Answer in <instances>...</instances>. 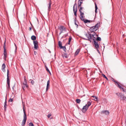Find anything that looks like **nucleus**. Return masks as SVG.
<instances>
[{
	"label": "nucleus",
	"mask_w": 126,
	"mask_h": 126,
	"mask_svg": "<svg viewBox=\"0 0 126 126\" xmlns=\"http://www.w3.org/2000/svg\"><path fill=\"white\" fill-rule=\"evenodd\" d=\"M80 18L85 23H90L91 22V20L85 19V16H84V13H82L80 11Z\"/></svg>",
	"instance_id": "f257e3e1"
},
{
	"label": "nucleus",
	"mask_w": 126,
	"mask_h": 126,
	"mask_svg": "<svg viewBox=\"0 0 126 126\" xmlns=\"http://www.w3.org/2000/svg\"><path fill=\"white\" fill-rule=\"evenodd\" d=\"M91 105V103L89 101L88 102L87 104L84 106L81 110L83 113H85L88 109V108Z\"/></svg>",
	"instance_id": "f03ea898"
},
{
	"label": "nucleus",
	"mask_w": 126,
	"mask_h": 126,
	"mask_svg": "<svg viewBox=\"0 0 126 126\" xmlns=\"http://www.w3.org/2000/svg\"><path fill=\"white\" fill-rule=\"evenodd\" d=\"M23 110L24 114L23 115V119L21 124V125L22 126H24L27 120V116L24 107H23Z\"/></svg>",
	"instance_id": "7ed1b4c3"
},
{
	"label": "nucleus",
	"mask_w": 126,
	"mask_h": 126,
	"mask_svg": "<svg viewBox=\"0 0 126 126\" xmlns=\"http://www.w3.org/2000/svg\"><path fill=\"white\" fill-rule=\"evenodd\" d=\"M99 26V24L97 23L94 26L91 27L90 30L91 32H94L96 31L98 29V27Z\"/></svg>",
	"instance_id": "20e7f679"
},
{
	"label": "nucleus",
	"mask_w": 126,
	"mask_h": 126,
	"mask_svg": "<svg viewBox=\"0 0 126 126\" xmlns=\"http://www.w3.org/2000/svg\"><path fill=\"white\" fill-rule=\"evenodd\" d=\"M114 82H115V84L118 87L121 89H122V91L124 92H126V90L124 88H123L121 87V86L116 81L114 80Z\"/></svg>",
	"instance_id": "39448f33"
},
{
	"label": "nucleus",
	"mask_w": 126,
	"mask_h": 126,
	"mask_svg": "<svg viewBox=\"0 0 126 126\" xmlns=\"http://www.w3.org/2000/svg\"><path fill=\"white\" fill-rule=\"evenodd\" d=\"M59 29L60 30V32L59 34L60 35L62 33L64 32V31H66V28L63 26H60Z\"/></svg>",
	"instance_id": "423d86ee"
},
{
	"label": "nucleus",
	"mask_w": 126,
	"mask_h": 126,
	"mask_svg": "<svg viewBox=\"0 0 126 126\" xmlns=\"http://www.w3.org/2000/svg\"><path fill=\"white\" fill-rule=\"evenodd\" d=\"M86 37L87 39L84 38L85 40H88L91 42V40L92 39V36L91 34L90 33H88V34H86Z\"/></svg>",
	"instance_id": "0eeeda50"
},
{
	"label": "nucleus",
	"mask_w": 126,
	"mask_h": 126,
	"mask_svg": "<svg viewBox=\"0 0 126 126\" xmlns=\"http://www.w3.org/2000/svg\"><path fill=\"white\" fill-rule=\"evenodd\" d=\"M93 40L94 41V44L95 45V47L96 49H97L99 47L98 42L97 41H96L95 39H93Z\"/></svg>",
	"instance_id": "6e6552de"
},
{
	"label": "nucleus",
	"mask_w": 126,
	"mask_h": 126,
	"mask_svg": "<svg viewBox=\"0 0 126 126\" xmlns=\"http://www.w3.org/2000/svg\"><path fill=\"white\" fill-rule=\"evenodd\" d=\"M33 43L34 45V48L36 49H38V41L37 40L34 41H33Z\"/></svg>",
	"instance_id": "1a4fd4ad"
},
{
	"label": "nucleus",
	"mask_w": 126,
	"mask_h": 126,
	"mask_svg": "<svg viewBox=\"0 0 126 126\" xmlns=\"http://www.w3.org/2000/svg\"><path fill=\"white\" fill-rule=\"evenodd\" d=\"M73 11L74 13V15L76 16H77V6H76L75 8L74 7V6L73 7Z\"/></svg>",
	"instance_id": "9d476101"
},
{
	"label": "nucleus",
	"mask_w": 126,
	"mask_h": 126,
	"mask_svg": "<svg viewBox=\"0 0 126 126\" xmlns=\"http://www.w3.org/2000/svg\"><path fill=\"white\" fill-rule=\"evenodd\" d=\"M9 71L8 69L7 70V84H10V81L9 79Z\"/></svg>",
	"instance_id": "9b49d317"
},
{
	"label": "nucleus",
	"mask_w": 126,
	"mask_h": 126,
	"mask_svg": "<svg viewBox=\"0 0 126 126\" xmlns=\"http://www.w3.org/2000/svg\"><path fill=\"white\" fill-rule=\"evenodd\" d=\"M119 95L120 97L121 100H124L126 99V96H124V95H123L121 93H119Z\"/></svg>",
	"instance_id": "f8f14e48"
},
{
	"label": "nucleus",
	"mask_w": 126,
	"mask_h": 126,
	"mask_svg": "<svg viewBox=\"0 0 126 126\" xmlns=\"http://www.w3.org/2000/svg\"><path fill=\"white\" fill-rule=\"evenodd\" d=\"M28 86L27 83H23V85L22 86V87L23 90H25V89L28 87Z\"/></svg>",
	"instance_id": "ddd939ff"
},
{
	"label": "nucleus",
	"mask_w": 126,
	"mask_h": 126,
	"mask_svg": "<svg viewBox=\"0 0 126 126\" xmlns=\"http://www.w3.org/2000/svg\"><path fill=\"white\" fill-rule=\"evenodd\" d=\"M51 0H49V4H48V10L49 12V11L51 9Z\"/></svg>",
	"instance_id": "4468645a"
},
{
	"label": "nucleus",
	"mask_w": 126,
	"mask_h": 126,
	"mask_svg": "<svg viewBox=\"0 0 126 126\" xmlns=\"http://www.w3.org/2000/svg\"><path fill=\"white\" fill-rule=\"evenodd\" d=\"M49 83H50V81L49 80H48L47 82V87L46 89V91H47L48 90V89L50 85H49Z\"/></svg>",
	"instance_id": "2eb2a0df"
},
{
	"label": "nucleus",
	"mask_w": 126,
	"mask_h": 126,
	"mask_svg": "<svg viewBox=\"0 0 126 126\" xmlns=\"http://www.w3.org/2000/svg\"><path fill=\"white\" fill-rule=\"evenodd\" d=\"M5 67L6 66L5 63H3L1 69L4 72H5Z\"/></svg>",
	"instance_id": "dca6fc26"
},
{
	"label": "nucleus",
	"mask_w": 126,
	"mask_h": 126,
	"mask_svg": "<svg viewBox=\"0 0 126 126\" xmlns=\"http://www.w3.org/2000/svg\"><path fill=\"white\" fill-rule=\"evenodd\" d=\"M5 43H4V46L3 47L4 48V56L5 57H6V49L5 48Z\"/></svg>",
	"instance_id": "f3484780"
},
{
	"label": "nucleus",
	"mask_w": 126,
	"mask_h": 126,
	"mask_svg": "<svg viewBox=\"0 0 126 126\" xmlns=\"http://www.w3.org/2000/svg\"><path fill=\"white\" fill-rule=\"evenodd\" d=\"M92 37L94 38V39L95 40L96 38L97 37L98 35L96 34V33L95 32H94L92 34H91Z\"/></svg>",
	"instance_id": "a211bd4d"
},
{
	"label": "nucleus",
	"mask_w": 126,
	"mask_h": 126,
	"mask_svg": "<svg viewBox=\"0 0 126 126\" xmlns=\"http://www.w3.org/2000/svg\"><path fill=\"white\" fill-rule=\"evenodd\" d=\"M6 99L5 100V102H4V110L5 111L6 110V106H7V102L6 101Z\"/></svg>",
	"instance_id": "6ab92c4d"
},
{
	"label": "nucleus",
	"mask_w": 126,
	"mask_h": 126,
	"mask_svg": "<svg viewBox=\"0 0 126 126\" xmlns=\"http://www.w3.org/2000/svg\"><path fill=\"white\" fill-rule=\"evenodd\" d=\"M84 10V9L83 7H80L79 10V11L80 12V11L82 13H83Z\"/></svg>",
	"instance_id": "aec40b11"
},
{
	"label": "nucleus",
	"mask_w": 126,
	"mask_h": 126,
	"mask_svg": "<svg viewBox=\"0 0 126 126\" xmlns=\"http://www.w3.org/2000/svg\"><path fill=\"white\" fill-rule=\"evenodd\" d=\"M80 51V49H78L76 50L75 53V55L76 56L79 53Z\"/></svg>",
	"instance_id": "412c9836"
},
{
	"label": "nucleus",
	"mask_w": 126,
	"mask_h": 126,
	"mask_svg": "<svg viewBox=\"0 0 126 126\" xmlns=\"http://www.w3.org/2000/svg\"><path fill=\"white\" fill-rule=\"evenodd\" d=\"M82 3V1L79 0L78 1V5L79 7L81 6V4Z\"/></svg>",
	"instance_id": "4be33fe9"
},
{
	"label": "nucleus",
	"mask_w": 126,
	"mask_h": 126,
	"mask_svg": "<svg viewBox=\"0 0 126 126\" xmlns=\"http://www.w3.org/2000/svg\"><path fill=\"white\" fill-rule=\"evenodd\" d=\"M62 56L63 58H64V57H65V58H67L68 57V55L66 53L64 54L63 55H62Z\"/></svg>",
	"instance_id": "5701e85b"
},
{
	"label": "nucleus",
	"mask_w": 126,
	"mask_h": 126,
	"mask_svg": "<svg viewBox=\"0 0 126 126\" xmlns=\"http://www.w3.org/2000/svg\"><path fill=\"white\" fill-rule=\"evenodd\" d=\"M31 38L32 40H36V37L34 35H33L31 36Z\"/></svg>",
	"instance_id": "b1692460"
},
{
	"label": "nucleus",
	"mask_w": 126,
	"mask_h": 126,
	"mask_svg": "<svg viewBox=\"0 0 126 126\" xmlns=\"http://www.w3.org/2000/svg\"><path fill=\"white\" fill-rule=\"evenodd\" d=\"M60 49H63V50L65 51V52H66V48L65 46H62L61 47V48H60Z\"/></svg>",
	"instance_id": "393cba45"
},
{
	"label": "nucleus",
	"mask_w": 126,
	"mask_h": 126,
	"mask_svg": "<svg viewBox=\"0 0 126 126\" xmlns=\"http://www.w3.org/2000/svg\"><path fill=\"white\" fill-rule=\"evenodd\" d=\"M58 45L60 47V48H61V47L62 46V43L60 41H59Z\"/></svg>",
	"instance_id": "a878e982"
},
{
	"label": "nucleus",
	"mask_w": 126,
	"mask_h": 126,
	"mask_svg": "<svg viewBox=\"0 0 126 126\" xmlns=\"http://www.w3.org/2000/svg\"><path fill=\"white\" fill-rule=\"evenodd\" d=\"M72 39V37L71 36L69 37V40L68 43V45H70V43L71 42V40Z\"/></svg>",
	"instance_id": "bb28decb"
},
{
	"label": "nucleus",
	"mask_w": 126,
	"mask_h": 126,
	"mask_svg": "<svg viewBox=\"0 0 126 126\" xmlns=\"http://www.w3.org/2000/svg\"><path fill=\"white\" fill-rule=\"evenodd\" d=\"M76 101L77 103H79L80 102V100L79 99H76Z\"/></svg>",
	"instance_id": "cd10ccee"
},
{
	"label": "nucleus",
	"mask_w": 126,
	"mask_h": 126,
	"mask_svg": "<svg viewBox=\"0 0 126 126\" xmlns=\"http://www.w3.org/2000/svg\"><path fill=\"white\" fill-rule=\"evenodd\" d=\"M96 40L97 41H101V39L100 37H97L96 38Z\"/></svg>",
	"instance_id": "c85d7f7f"
},
{
	"label": "nucleus",
	"mask_w": 126,
	"mask_h": 126,
	"mask_svg": "<svg viewBox=\"0 0 126 126\" xmlns=\"http://www.w3.org/2000/svg\"><path fill=\"white\" fill-rule=\"evenodd\" d=\"M45 68H46V69L47 71V72H48L50 74H51V73H50V71L48 69V68L46 66H45Z\"/></svg>",
	"instance_id": "c756f323"
},
{
	"label": "nucleus",
	"mask_w": 126,
	"mask_h": 126,
	"mask_svg": "<svg viewBox=\"0 0 126 126\" xmlns=\"http://www.w3.org/2000/svg\"><path fill=\"white\" fill-rule=\"evenodd\" d=\"M92 97H93L94 99H95L96 100L94 99V100L96 101L97 99V97L95 96H92Z\"/></svg>",
	"instance_id": "7c9ffc66"
},
{
	"label": "nucleus",
	"mask_w": 126,
	"mask_h": 126,
	"mask_svg": "<svg viewBox=\"0 0 126 126\" xmlns=\"http://www.w3.org/2000/svg\"><path fill=\"white\" fill-rule=\"evenodd\" d=\"M102 75V76L103 77L106 78V79L107 80H108V78H107V77L104 74H103Z\"/></svg>",
	"instance_id": "2f4dec72"
},
{
	"label": "nucleus",
	"mask_w": 126,
	"mask_h": 126,
	"mask_svg": "<svg viewBox=\"0 0 126 126\" xmlns=\"http://www.w3.org/2000/svg\"><path fill=\"white\" fill-rule=\"evenodd\" d=\"M24 82L23 83H27V81L26 79V77H24Z\"/></svg>",
	"instance_id": "473e14b6"
},
{
	"label": "nucleus",
	"mask_w": 126,
	"mask_h": 126,
	"mask_svg": "<svg viewBox=\"0 0 126 126\" xmlns=\"http://www.w3.org/2000/svg\"><path fill=\"white\" fill-rule=\"evenodd\" d=\"M29 126H34L32 123L31 122L29 124Z\"/></svg>",
	"instance_id": "72a5a7b5"
},
{
	"label": "nucleus",
	"mask_w": 126,
	"mask_h": 126,
	"mask_svg": "<svg viewBox=\"0 0 126 126\" xmlns=\"http://www.w3.org/2000/svg\"><path fill=\"white\" fill-rule=\"evenodd\" d=\"M109 113V112L108 111L106 110L105 114L106 115H108Z\"/></svg>",
	"instance_id": "f704fd0d"
},
{
	"label": "nucleus",
	"mask_w": 126,
	"mask_h": 126,
	"mask_svg": "<svg viewBox=\"0 0 126 126\" xmlns=\"http://www.w3.org/2000/svg\"><path fill=\"white\" fill-rule=\"evenodd\" d=\"M31 83H32V85H33L34 84V81L33 80H31Z\"/></svg>",
	"instance_id": "c9c22d12"
},
{
	"label": "nucleus",
	"mask_w": 126,
	"mask_h": 126,
	"mask_svg": "<svg viewBox=\"0 0 126 126\" xmlns=\"http://www.w3.org/2000/svg\"><path fill=\"white\" fill-rule=\"evenodd\" d=\"M13 101V99L10 98V99L9 100V102H11Z\"/></svg>",
	"instance_id": "e433bc0d"
},
{
	"label": "nucleus",
	"mask_w": 126,
	"mask_h": 126,
	"mask_svg": "<svg viewBox=\"0 0 126 126\" xmlns=\"http://www.w3.org/2000/svg\"><path fill=\"white\" fill-rule=\"evenodd\" d=\"M8 87H7V89L9 90L10 89V84H8Z\"/></svg>",
	"instance_id": "4c0bfd02"
},
{
	"label": "nucleus",
	"mask_w": 126,
	"mask_h": 126,
	"mask_svg": "<svg viewBox=\"0 0 126 126\" xmlns=\"http://www.w3.org/2000/svg\"><path fill=\"white\" fill-rule=\"evenodd\" d=\"M95 10H97V7L96 5V4H95Z\"/></svg>",
	"instance_id": "58836bf2"
},
{
	"label": "nucleus",
	"mask_w": 126,
	"mask_h": 126,
	"mask_svg": "<svg viewBox=\"0 0 126 126\" xmlns=\"http://www.w3.org/2000/svg\"><path fill=\"white\" fill-rule=\"evenodd\" d=\"M51 114H48L47 115V117L48 118H49L51 116Z\"/></svg>",
	"instance_id": "ea45409f"
},
{
	"label": "nucleus",
	"mask_w": 126,
	"mask_h": 126,
	"mask_svg": "<svg viewBox=\"0 0 126 126\" xmlns=\"http://www.w3.org/2000/svg\"><path fill=\"white\" fill-rule=\"evenodd\" d=\"M106 110L103 111L101 112V113H105Z\"/></svg>",
	"instance_id": "a19ab883"
},
{
	"label": "nucleus",
	"mask_w": 126,
	"mask_h": 126,
	"mask_svg": "<svg viewBox=\"0 0 126 126\" xmlns=\"http://www.w3.org/2000/svg\"><path fill=\"white\" fill-rule=\"evenodd\" d=\"M75 5H76V6H76V3L74 4V5L73 6H74V7H75H75H76Z\"/></svg>",
	"instance_id": "79ce46f5"
},
{
	"label": "nucleus",
	"mask_w": 126,
	"mask_h": 126,
	"mask_svg": "<svg viewBox=\"0 0 126 126\" xmlns=\"http://www.w3.org/2000/svg\"><path fill=\"white\" fill-rule=\"evenodd\" d=\"M75 25H77V26H78V25L77 24H76V19H75Z\"/></svg>",
	"instance_id": "37998d69"
},
{
	"label": "nucleus",
	"mask_w": 126,
	"mask_h": 126,
	"mask_svg": "<svg viewBox=\"0 0 126 126\" xmlns=\"http://www.w3.org/2000/svg\"><path fill=\"white\" fill-rule=\"evenodd\" d=\"M116 95H117V96H118L119 97H120L119 95V94H118V93H116Z\"/></svg>",
	"instance_id": "c03bdc74"
},
{
	"label": "nucleus",
	"mask_w": 126,
	"mask_h": 126,
	"mask_svg": "<svg viewBox=\"0 0 126 126\" xmlns=\"http://www.w3.org/2000/svg\"><path fill=\"white\" fill-rule=\"evenodd\" d=\"M97 51H98V52L99 53V50L98 49V48H97Z\"/></svg>",
	"instance_id": "a18cd8bd"
},
{
	"label": "nucleus",
	"mask_w": 126,
	"mask_h": 126,
	"mask_svg": "<svg viewBox=\"0 0 126 126\" xmlns=\"http://www.w3.org/2000/svg\"><path fill=\"white\" fill-rule=\"evenodd\" d=\"M15 87V85H14V86H13V87H12V89L13 90H14V87Z\"/></svg>",
	"instance_id": "49530a36"
},
{
	"label": "nucleus",
	"mask_w": 126,
	"mask_h": 126,
	"mask_svg": "<svg viewBox=\"0 0 126 126\" xmlns=\"http://www.w3.org/2000/svg\"><path fill=\"white\" fill-rule=\"evenodd\" d=\"M31 29H32V28L31 27H30V30H31Z\"/></svg>",
	"instance_id": "de8ad7c7"
},
{
	"label": "nucleus",
	"mask_w": 126,
	"mask_h": 126,
	"mask_svg": "<svg viewBox=\"0 0 126 126\" xmlns=\"http://www.w3.org/2000/svg\"><path fill=\"white\" fill-rule=\"evenodd\" d=\"M95 13H97V10H95Z\"/></svg>",
	"instance_id": "09e8293b"
},
{
	"label": "nucleus",
	"mask_w": 126,
	"mask_h": 126,
	"mask_svg": "<svg viewBox=\"0 0 126 126\" xmlns=\"http://www.w3.org/2000/svg\"><path fill=\"white\" fill-rule=\"evenodd\" d=\"M36 53V52H34V54H35H35H35V53Z\"/></svg>",
	"instance_id": "8fccbe9b"
},
{
	"label": "nucleus",
	"mask_w": 126,
	"mask_h": 126,
	"mask_svg": "<svg viewBox=\"0 0 126 126\" xmlns=\"http://www.w3.org/2000/svg\"><path fill=\"white\" fill-rule=\"evenodd\" d=\"M49 52L50 53H51V51L50 50H49Z\"/></svg>",
	"instance_id": "3c124183"
},
{
	"label": "nucleus",
	"mask_w": 126,
	"mask_h": 126,
	"mask_svg": "<svg viewBox=\"0 0 126 126\" xmlns=\"http://www.w3.org/2000/svg\"><path fill=\"white\" fill-rule=\"evenodd\" d=\"M15 45L16 46V44H15Z\"/></svg>",
	"instance_id": "603ef678"
},
{
	"label": "nucleus",
	"mask_w": 126,
	"mask_h": 126,
	"mask_svg": "<svg viewBox=\"0 0 126 126\" xmlns=\"http://www.w3.org/2000/svg\"><path fill=\"white\" fill-rule=\"evenodd\" d=\"M125 126H126V123H125Z\"/></svg>",
	"instance_id": "864d4df0"
},
{
	"label": "nucleus",
	"mask_w": 126,
	"mask_h": 126,
	"mask_svg": "<svg viewBox=\"0 0 126 126\" xmlns=\"http://www.w3.org/2000/svg\"><path fill=\"white\" fill-rule=\"evenodd\" d=\"M95 16H96V14H95Z\"/></svg>",
	"instance_id": "5fc2aeb1"
}]
</instances>
